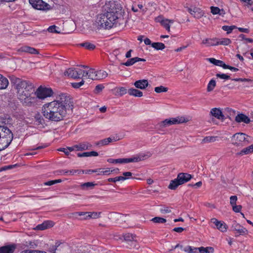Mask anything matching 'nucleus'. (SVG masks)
Wrapping results in <instances>:
<instances>
[{"mask_svg":"<svg viewBox=\"0 0 253 253\" xmlns=\"http://www.w3.org/2000/svg\"><path fill=\"white\" fill-rule=\"evenodd\" d=\"M73 107L71 96L68 94L62 93L56 97V100L45 104L42 107V113L49 121L59 122L72 114Z\"/></svg>","mask_w":253,"mask_h":253,"instance_id":"f257e3e1","label":"nucleus"},{"mask_svg":"<svg viewBox=\"0 0 253 253\" xmlns=\"http://www.w3.org/2000/svg\"><path fill=\"white\" fill-rule=\"evenodd\" d=\"M105 10L98 16L96 23L98 26L106 29L112 28L117 19L121 18L124 13L122 6L118 1H109L106 3Z\"/></svg>","mask_w":253,"mask_h":253,"instance_id":"f03ea898","label":"nucleus"},{"mask_svg":"<svg viewBox=\"0 0 253 253\" xmlns=\"http://www.w3.org/2000/svg\"><path fill=\"white\" fill-rule=\"evenodd\" d=\"M22 91L24 92L23 95L24 96L23 100H20L22 104L25 106H31L36 98L34 96H32L33 91H34V85L30 82L27 81L26 87L25 85L23 86Z\"/></svg>","mask_w":253,"mask_h":253,"instance_id":"7ed1b4c3","label":"nucleus"},{"mask_svg":"<svg viewBox=\"0 0 253 253\" xmlns=\"http://www.w3.org/2000/svg\"><path fill=\"white\" fill-rule=\"evenodd\" d=\"M9 78L12 86L17 90V93L19 100H23L24 95L22 88L25 85L26 87L27 81L22 80V79L16 77L14 75L9 76Z\"/></svg>","mask_w":253,"mask_h":253,"instance_id":"20e7f679","label":"nucleus"},{"mask_svg":"<svg viewBox=\"0 0 253 253\" xmlns=\"http://www.w3.org/2000/svg\"><path fill=\"white\" fill-rule=\"evenodd\" d=\"M192 178V176L190 174L183 172L179 173L176 178L170 181L168 188L171 190H175L179 185L189 181Z\"/></svg>","mask_w":253,"mask_h":253,"instance_id":"39448f33","label":"nucleus"},{"mask_svg":"<svg viewBox=\"0 0 253 253\" xmlns=\"http://www.w3.org/2000/svg\"><path fill=\"white\" fill-rule=\"evenodd\" d=\"M251 136L244 133L238 132L234 134L231 139L232 144L236 146H244L251 142Z\"/></svg>","mask_w":253,"mask_h":253,"instance_id":"423d86ee","label":"nucleus"},{"mask_svg":"<svg viewBox=\"0 0 253 253\" xmlns=\"http://www.w3.org/2000/svg\"><path fill=\"white\" fill-rule=\"evenodd\" d=\"M3 131L4 133H2L0 137V151L7 148L13 138V134L8 128Z\"/></svg>","mask_w":253,"mask_h":253,"instance_id":"0eeeda50","label":"nucleus"},{"mask_svg":"<svg viewBox=\"0 0 253 253\" xmlns=\"http://www.w3.org/2000/svg\"><path fill=\"white\" fill-rule=\"evenodd\" d=\"M53 94V91L51 88L43 87L42 86L38 87L35 94L37 97L41 99L51 96Z\"/></svg>","mask_w":253,"mask_h":253,"instance_id":"6e6552de","label":"nucleus"},{"mask_svg":"<svg viewBox=\"0 0 253 253\" xmlns=\"http://www.w3.org/2000/svg\"><path fill=\"white\" fill-rule=\"evenodd\" d=\"M29 3L35 9L47 10L50 9V6L42 0H29Z\"/></svg>","mask_w":253,"mask_h":253,"instance_id":"1a4fd4ad","label":"nucleus"},{"mask_svg":"<svg viewBox=\"0 0 253 253\" xmlns=\"http://www.w3.org/2000/svg\"><path fill=\"white\" fill-rule=\"evenodd\" d=\"M231 229L232 231L236 232V234H237L235 235L236 237L239 236L240 235H246L248 233V230L245 228L241 226L235 220L233 221L232 222Z\"/></svg>","mask_w":253,"mask_h":253,"instance_id":"9d476101","label":"nucleus"},{"mask_svg":"<svg viewBox=\"0 0 253 253\" xmlns=\"http://www.w3.org/2000/svg\"><path fill=\"white\" fill-rule=\"evenodd\" d=\"M187 9L192 15L197 19H200L204 14L203 10L196 7H187Z\"/></svg>","mask_w":253,"mask_h":253,"instance_id":"9b49d317","label":"nucleus"},{"mask_svg":"<svg viewBox=\"0 0 253 253\" xmlns=\"http://www.w3.org/2000/svg\"><path fill=\"white\" fill-rule=\"evenodd\" d=\"M185 122V119L183 118H172L170 119H165L163 121V124H164V126H166V127H167L172 125L181 124Z\"/></svg>","mask_w":253,"mask_h":253,"instance_id":"f8f14e48","label":"nucleus"},{"mask_svg":"<svg viewBox=\"0 0 253 253\" xmlns=\"http://www.w3.org/2000/svg\"><path fill=\"white\" fill-rule=\"evenodd\" d=\"M211 222L213 223L216 228L220 231L224 232L227 231V225L223 221H219L215 218H212L211 219Z\"/></svg>","mask_w":253,"mask_h":253,"instance_id":"ddd939ff","label":"nucleus"},{"mask_svg":"<svg viewBox=\"0 0 253 253\" xmlns=\"http://www.w3.org/2000/svg\"><path fill=\"white\" fill-rule=\"evenodd\" d=\"M17 51L18 52H25L31 54H38L39 53L37 49L27 45L21 46L17 49Z\"/></svg>","mask_w":253,"mask_h":253,"instance_id":"4468645a","label":"nucleus"},{"mask_svg":"<svg viewBox=\"0 0 253 253\" xmlns=\"http://www.w3.org/2000/svg\"><path fill=\"white\" fill-rule=\"evenodd\" d=\"M210 115L215 117V118L223 121L225 118L221 110L219 108H214L211 109L210 111Z\"/></svg>","mask_w":253,"mask_h":253,"instance_id":"2eb2a0df","label":"nucleus"},{"mask_svg":"<svg viewBox=\"0 0 253 253\" xmlns=\"http://www.w3.org/2000/svg\"><path fill=\"white\" fill-rule=\"evenodd\" d=\"M65 75L73 79L80 78V70H77L73 68H69L65 72Z\"/></svg>","mask_w":253,"mask_h":253,"instance_id":"dca6fc26","label":"nucleus"},{"mask_svg":"<svg viewBox=\"0 0 253 253\" xmlns=\"http://www.w3.org/2000/svg\"><path fill=\"white\" fill-rule=\"evenodd\" d=\"M16 248L15 244H10L0 247V253H13Z\"/></svg>","mask_w":253,"mask_h":253,"instance_id":"f3484780","label":"nucleus"},{"mask_svg":"<svg viewBox=\"0 0 253 253\" xmlns=\"http://www.w3.org/2000/svg\"><path fill=\"white\" fill-rule=\"evenodd\" d=\"M54 224V222L52 221L46 220L43 222L42 223L37 225L36 229L38 230H43L48 228L53 227Z\"/></svg>","mask_w":253,"mask_h":253,"instance_id":"a211bd4d","label":"nucleus"},{"mask_svg":"<svg viewBox=\"0 0 253 253\" xmlns=\"http://www.w3.org/2000/svg\"><path fill=\"white\" fill-rule=\"evenodd\" d=\"M134 85L137 88L144 89L148 86L149 83L148 80L143 79L136 81Z\"/></svg>","mask_w":253,"mask_h":253,"instance_id":"6ab92c4d","label":"nucleus"},{"mask_svg":"<svg viewBox=\"0 0 253 253\" xmlns=\"http://www.w3.org/2000/svg\"><path fill=\"white\" fill-rule=\"evenodd\" d=\"M235 121L237 123L244 122L247 124L251 122L250 118L244 114L237 115L235 117Z\"/></svg>","mask_w":253,"mask_h":253,"instance_id":"aec40b11","label":"nucleus"},{"mask_svg":"<svg viewBox=\"0 0 253 253\" xmlns=\"http://www.w3.org/2000/svg\"><path fill=\"white\" fill-rule=\"evenodd\" d=\"M145 156L144 155H137L132 158H125L126 164L141 161L144 159Z\"/></svg>","mask_w":253,"mask_h":253,"instance_id":"412c9836","label":"nucleus"},{"mask_svg":"<svg viewBox=\"0 0 253 253\" xmlns=\"http://www.w3.org/2000/svg\"><path fill=\"white\" fill-rule=\"evenodd\" d=\"M127 92L129 95L134 96L135 97H140L143 96V93L142 91L133 88H129L127 90Z\"/></svg>","mask_w":253,"mask_h":253,"instance_id":"4be33fe9","label":"nucleus"},{"mask_svg":"<svg viewBox=\"0 0 253 253\" xmlns=\"http://www.w3.org/2000/svg\"><path fill=\"white\" fill-rule=\"evenodd\" d=\"M91 147V145L88 143H81L79 145H74V147H75L77 151H83L85 150H87L88 148Z\"/></svg>","mask_w":253,"mask_h":253,"instance_id":"5701e85b","label":"nucleus"},{"mask_svg":"<svg viewBox=\"0 0 253 253\" xmlns=\"http://www.w3.org/2000/svg\"><path fill=\"white\" fill-rule=\"evenodd\" d=\"M8 80L0 74V89L6 88L8 85Z\"/></svg>","mask_w":253,"mask_h":253,"instance_id":"b1692460","label":"nucleus"},{"mask_svg":"<svg viewBox=\"0 0 253 253\" xmlns=\"http://www.w3.org/2000/svg\"><path fill=\"white\" fill-rule=\"evenodd\" d=\"M123 237L124 240L126 242H130L132 244L135 243V238L136 236L132 234L129 233L124 234Z\"/></svg>","mask_w":253,"mask_h":253,"instance_id":"393cba45","label":"nucleus"},{"mask_svg":"<svg viewBox=\"0 0 253 253\" xmlns=\"http://www.w3.org/2000/svg\"><path fill=\"white\" fill-rule=\"evenodd\" d=\"M35 124L37 126L41 125L43 127L45 124V121L42 117L40 114H37L35 117Z\"/></svg>","mask_w":253,"mask_h":253,"instance_id":"a878e982","label":"nucleus"},{"mask_svg":"<svg viewBox=\"0 0 253 253\" xmlns=\"http://www.w3.org/2000/svg\"><path fill=\"white\" fill-rule=\"evenodd\" d=\"M77 156L78 157L97 156L98 153L95 151L86 152L83 153H78Z\"/></svg>","mask_w":253,"mask_h":253,"instance_id":"bb28decb","label":"nucleus"},{"mask_svg":"<svg viewBox=\"0 0 253 253\" xmlns=\"http://www.w3.org/2000/svg\"><path fill=\"white\" fill-rule=\"evenodd\" d=\"M210 8L211 13L213 15L218 14L219 15H222L225 14L223 9H220L218 7L211 6Z\"/></svg>","mask_w":253,"mask_h":253,"instance_id":"cd10ccee","label":"nucleus"},{"mask_svg":"<svg viewBox=\"0 0 253 253\" xmlns=\"http://www.w3.org/2000/svg\"><path fill=\"white\" fill-rule=\"evenodd\" d=\"M253 152V144L251 145L250 146L244 148L239 153L240 155H247Z\"/></svg>","mask_w":253,"mask_h":253,"instance_id":"c85d7f7f","label":"nucleus"},{"mask_svg":"<svg viewBox=\"0 0 253 253\" xmlns=\"http://www.w3.org/2000/svg\"><path fill=\"white\" fill-rule=\"evenodd\" d=\"M107 162L112 164H126L125 158H120L117 159L109 158L107 159Z\"/></svg>","mask_w":253,"mask_h":253,"instance_id":"c756f323","label":"nucleus"},{"mask_svg":"<svg viewBox=\"0 0 253 253\" xmlns=\"http://www.w3.org/2000/svg\"><path fill=\"white\" fill-rule=\"evenodd\" d=\"M97 71H95L94 69H90L89 70L88 78L92 80H98Z\"/></svg>","mask_w":253,"mask_h":253,"instance_id":"7c9ffc66","label":"nucleus"},{"mask_svg":"<svg viewBox=\"0 0 253 253\" xmlns=\"http://www.w3.org/2000/svg\"><path fill=\"white\" fill-rule=\"evenodd\" d=\"M93 172H98V175H110V169L107 168L106 170H103L102 169H95V170H92Z\"/></svg>","mask_w":253,"mask_h":253,"instance_id":"2f4dec72","label":"nucleus"},{"mask_svg":"<svg viewBox=\"0 0 253 253\" xmlns=\"http://www.w3.org/2000/svg\"><path fill=\"white\" fill-rule=\"evenodd\" d=\"M216 86V82L214 80L211 79L209 83L207 90L208 92L212 91Z\"/></svg>","mask_w":253,"mask_h":253,"instance_id":"473e14b6","label":"nucleus"},{"mask_svg":"<svg viewBox=\"0 0 253 253\" xmlns=\"http://www.w3.org/2000/svg\"><path fill=\"white\" fill-rule=\"evenodd\" d=\"M116 95L122 96L127 93V89L124 87L116 88Z\"/></svg>","mask_w":253,"mask_h":253,"instance_id":"72a5a7b5","label":"nucleus"},{"mask_svg":"<svg viewBox=\"0 0 253 253\" xmlns=\"http://www.w3.org/2000/svg\"><path fill=\"white\" fill-rule=\"evenodd\" d=\"M137 57L129 59L126 62L122 63L121 65H125L126 66H130L133 65L135 63L137 62Z\"/></svg>","mask_w":253,"mask_h":253,"instance_id":"f704fd0d","label":"nucleus"},{"mask_svg":"<svg viewBox=\"0 0 253 253\" xmlns=\"http://www.w3.org/2000/svg\"><path fill=\"white\" fill-rule=\"evenodd\" d=\"M152 46L156 50H163L165 48V44L162 42H153Z\"/></svg>","mask_w":253,"mask_h":253,"instance_id":"c9c22d12","label":"nucleus"},{"mask_svg":"<svg viewBox=\"0 0 253 253\" xmlns=\"http://www.w3.org/2000/svg\"><path fill=\"white\" fill-rule=\"evenodd\" d=\"M218 45H227L231 42L230 39L228 38L218 39Z\"/></svg>","mask_w":253,"mask_h":253,"instance_id":"e433bc0d","label":"nucleus"},{"mask_svg":"<svg viewBox=\"0 0 253 253\" xmlns=\"http://www.w3.org/2000/svg\"><path fill=\"white\" fill-rule=\"evenodd\" d=\"M80 45L84 47L86 49L93 50L95 48V45L88 42H85L80 44Z\"/></svg>","mask_w":253,"mask_h":253,"instance_id":"4c0bfd02","label":"nucleus"},{"mask_svg":"<svg viewBox=\"0 0 253 253\" xmlns=\"http://www.w3.org/2000/svg\"><path fill=\"white\" fill-rule=\"evenodd\" d=\"M96 184L93 183V182H85L84 183H83L81 185V187L82 189H88V188H92Z\"/></svg>","mask_w":253,"mask_h":253,"instance_id":"58836bf2","label":"nucleus"},{"mask_svg":"<svg viewBox=\"0 0 253 253\" xmlns=\"http://www.w3.org/2000/svg\"><path fill=\"white\" fill-rule=\"evenodd\" d=\"M127 179L126 177L123 176H117L114 178H109L107 179V181L111 182H116L119 181H124Z\"/></svg>","mask_w":253,"mask_h":253,"instance_id":"ea45409f","label":"nucleus"},{"mask_svg":"<svg viewBox=\"0 0 253 253\" xmlns=\"http://www.w3.org/2000/svg\"><path fill=\"white\" fill-rule=\"evenodd\" d=\"M197 251L198 248H193L189 246L185 247L183 249V251L189 253H195L197 252Z\"/></svg>","mask_w":253,"mask_h":253,"instance_id":"a19ab883","label":"nucleus"},{"mask_svg":"<svg viewBox=\"0 0 253 253\" xmlns=\"http://www.w3.org/2000/svg\"><path fill=\"white\" fill-rule=\"evenodd\" d=\"M151 221L156 223H164L167 221L165 218L161 217H155L153 218Z\"/></svg>","mask_w":253,"mask_h":253,"instance_id":"79ce46f5","label":"nucleus"},{"mask_svg":"<svg viewBox=\"0 0 253 253\" xmlns=\"http://www.w3.org/2000/svg\"><path fill=\"white\" fill-rule=\"evenodd\" d=\"M237 27L235 26H223L222 27V30H223L227 32V34H229L232 32V31L235 29H236Z\"/></svg>","mask_w":253,"mask_h":253,"instance_id":"37998d69","label":"nucleus"},{"mask_svg":"<svg viewBox=\"0 0 253 253\" xmlns=\"http://www.w3.org/2000/svg\"><path fill=\"white\" fill-rule=\"evenodd\" d=\"M217 136H206L202 140L203 143H209L214 142L216 139Z\"/></svg>","mask_w":253,"mask_h":253,"instance_id":"c03bdc74","label":"nucleus"},{"mask_svg":"<svg viewBox=\"0 0 253 253\" xmlns=\"http://www.w3.org/2000/svg\"><path fill=\"white\" fill-rule=\"evenodd\" d=\"M154 90L157 93H161L163 92H167L168 90V88L161 85L160 86L155 87Z\"/></svg>","mask_w":253,"mask_h":253,"instance_id":"a18cd8bd","label":"nucleus"},{"mask_svg":"<svg viewBox=\"0 0 253 253\" xmlns=\"http://www.w3.org/2000/svg\"><path fill=\"white\" fill-rule=\"evenodd\" d=\"M98 74V80L104 79L107 77L108 74L106 71L100 70L97 71Z\"/></svg>","mask_w":253,"mask_h":253,"instance_id":"49530a36","label":"nucleus"},{"mask_svg":"<svg viewBox=\"0 0 253 253\" xmlns=\"http://www.w3.org/2000/svg\"><path fill=\"white\" fill-rule=\"evenodd\" d=\"M104 88V86L102 84H99L95 86V88L94 90V92L95 94L99 93L100 92L102 91L103 88Z\"/></svg>","mask_w":253,"mask_h":253,"instance_id":"de8ad7c7","label":"nucleus"},{"mask_svg":"<svg viewBox=\"0 0 253 253\" xmlns=\"http://www.w3.org/2000/svg\"><path fill=\"white\" fill-rule=\"evenodd\" d=\"M218 45V38L210 39L208 46H215Z\"/></svg>","mask_w":253,"mask_h":253,"instance_id":"09e8293b","label":"nucleus"},{"mask_svg":"<svg viewBox=\"0 0 253 253\" xmlns=\"http://www.w3.org/2000/svg\"><path fill=\"white\" fill-rule=\"evenodd\" d=\"M84 83V82L83 80H82L79 83H71V86L74 88H79L81 86H82Z\"/></svg>","mask_w":253,"mask_h":253,"instance_id":"8fccbe9b","label":"nucleus"},{"mask_svg":"<svg viewBox=\"0 0 253 253\" xmlns=\"http://www.w3.org/2000/svg\"><path fill=\"white\" fill-rule=\"evenodd\" d=\"M24 245L27 247H30L32 249H35L37 246V245L34 241L26 242Z\"/></svg>","mask_w":253,"mask_h":253,"instance_id":"3c124183","label":"nucleus"},{"mask_svg":"<svg viewBox=\"0 0 253 253\" xmlns=\"http://www.w3.org/2000/svg\"><path fill=\"white\" fill-rule=\"evenodd\" d=\"M162 25L169 32H170V25L169 23V19H166Z\"/></svg>","mask_w":253,"mask_h":253,"instance_id":"603ef678","label":"nucleus"},{"mask_svg":"<svg viewBox=\"0 0 253 253\" xmlns=\"http://www.w3.org/2000/svg\"><path fill=\"white\" fill-rule=\"evenodd\" d=\"M216 76L217 78H219L222 79H224V80L230 79V76H229L228 75H226V74H219V73H218V74H217L216 75Z\"/></svg>","mask_w":253,"mask_h":253,"instance_id":"864d4df0","label":"nucleus"},{"mask_svg":"<svg viewBox=\"0 0 253 253\" xmlns=\"http://www.w3.org/2000/svg\"><path fill=\"white\" fill-rule=\"evenodd\" d=\"M21 253H46L43 251H40L38 250H26L22 251Z\"/></svg>","mask_w":253,"mask_h":253,"instance_id":"5fc2aeb1","label":"nucleus"},{"mask_svg":"<svg viewBox=\"0 0 253 253\" xmlns=\"http://www.w3.org/2000/svg\"><path fill=\"white\" fill-rule=\"evenodd\" d=\"M237 201V197L236 196H232L230 197V203L232 206L233 205H236Z\"/></svg>","mask_w":253,"mask_h":253,"instance_id":"6e6d98bb","label":"nucleus"},{"mask_svg":"<svg viewBox=\"0 0 253 253\" xmlns=\"http://www.w3.org/2000/svg\"><path fill=\"white\" fill-rule=\"evenodd\" d=\"M165 127H166V126H164L163 124V121H162L159 123H158L156 125V128L159 130H162Z\"/></svg>","mask_w":253,"mask_h":253,"instance_id":"4d7b16f0","label":"nucleus"},{"mask_svg":"<svg viewBox=\"0 0 253 253\" xmlns=\"http://www.w3.org/2000/svg\"><path fill=\"white\" fill-rule=\"evenodd\" d=\"M232 209H233V211L235 212H239L241 209H242V206L241 205H233L232 206Z\"/></svg>","mask_w":253,"mask_h":253,"instance_id":"13d9d810","label":"nucleus"},{"mask_svg":"<svg viewBox=\"0 0 253 253\" xmlns=\"http://www.w3.org/2000/svg\"><path fill=\"white\" fill-rule=\"evenodd\" d=\"M160 211L162 213H168L171 212L170 208L164 207L160 209Z\"/></svg>","mask_w":253,"mask_h":253,"instance_id":"bf43d9fd","label":"nucleus"},{"mask_svg":"<svg viewBox=\"0 0 253 253\" xmlns=\"http://www.w3.org/2000/svg\"><path fill=\"white\" fill-rule=\"evenodd\" d=\"M57 27L55 25H52L48 27L47 30L50 33H58L59 32L57 31L56 30V28Z\"/></svg>","mask_w":253,"mask_h":253,"instance_id":"052dcab7","label":"nucleus"},{"mask_svg":"<svg viewBox=\"0 0 253 253\" xmlns=\"http://www.w3.org/2000/svg\"><path fill=\"white\" fill-rule=\"evenodd\" d=\"M78 170H65L64 175H74Z\"/></svg>","mask_w":253,"mask_h":253,"instance_id":"680f3d73","label":"nucleus"},{"mask_svg":"<svg viewBox=\"0 0 253 253\" xmlns=\"http://www.w3.org/2000/svg\"><path fill=\"white\" fill-rule=\"evenodd\" d=\"M108 143L107 140H106V138L102 139L96 143V145L99 146H103L107 145Z\"/></svg>","mask_w":253,"mask_h":253,"instance_id":"e2e57ef3","label":"nucleus"},{"mask_svg":"<svg viewBox=\"0 0 253 253\" xmlns=\"http://www.w3.org/2000/svg\"><path fill=\"white\" fill-rule=\"evenodd\" d=\"M217 66L222 67L223 69H226L227 65H226L223 61L218 60Z\"/></svg>","mask_w":253,"mask_h":253,"instance_id":"0e129e2a","label":"nucleus"},{"mask_svg":"<svg viewBox=\"0 0 253 253\" xmlns=\"http://www.w3.org/2000/svg\"><path fill=\"white\" fill-rule=\"evenodd\" d=\"M101 214V212H90V215H91V218H97L99 217V215Z\"/></svg>","mask_w":253,"mask_h":253,"instance_id":"69168bd1","label":"nucleus"},{"mask_svg":"<svg viewBox=\"0 0 253 253\" xmlns=\"http://www.w3.org/2000/svg\"><path fill=\"white\" fill-rule=\"evenodd\" d=\"M207 60L210 61V63L217 66L218 60H217L214 58H207Z\"/></svg>","mask_w":253,"mask_h":253,"instance_id":"338daca9","label":"nucleus"},{"mask_svg":"<svg viewBox=\"0 0 253 253\" xmlns=\"http://www.w3.org/2000/svg\"><path fill=\"white\" fill-rule=\"evenodd\" d=\"M165 19H164L163 17L161 15L155 18V21L157 22L161 23V24H162L163 22H165Z\"/></svg>","mask_w":253,"mask_h":253,"instance_id":"774afa93","label":"nucleus"}]
</instances>
